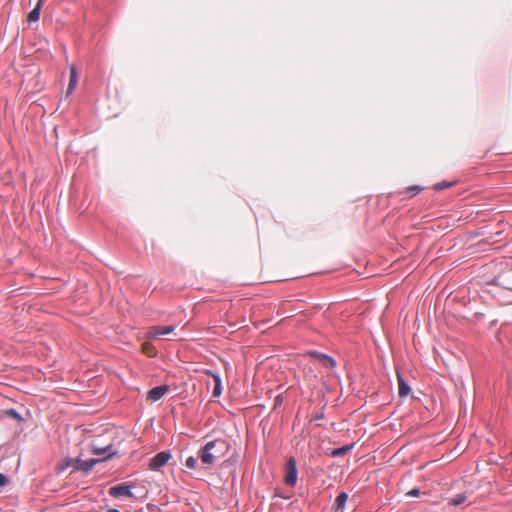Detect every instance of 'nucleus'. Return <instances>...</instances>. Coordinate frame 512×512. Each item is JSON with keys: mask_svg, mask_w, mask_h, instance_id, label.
I'll return each mask as SVG.
<instances>
[{"mask_svg": "<svg viewBox=\"0 0 512 512\" xmlns=\"http://www.w3.org/2000/svg\"><path fill=\"white\" fill-rule=\"evenodd\" d=\"M229 451V444L223 439H217L208 442L200 451L198 458L201 463L206 466H211L215 462L219 461Z\"/></svg>", "mask_w": 512, "mask_h": 512, "instance_id": "nucleus-1", "label": "nucleus"}, {"mask_svg": "<svg viewBox=\"0 0 512 512\" xmlns=\"http://www.w3.org/2000/svg\"><path fill=\"white\" fill-rule=\"evenodd\" d=\"M297 476L298 472L296 460L293 457H290L286 463L284 483L290 487L295 486L297 482Z\"/></svg>", "mask_w": 512, "mask_h": 512, "instance_id": "nucleus-2", "label": "nucleus"}, {"mask_svg": "<svg viewBox=\"0 0 512 512\" xmlns=\"http://www.w3.org/2000/svg\"><path fill=\"white\" fill-rule=\"evenodd\" d=\"M175 328L176 327L174 325L152 326L147 330L145 337L150 340L157 339L160 336H165V335L173 333Z\"/></svg>", "mask_w": 512, "mask_h": 512, "instance_id": "nucleus-3", "label": "nucleus"}, {"mask_svg": "<svg viewBox=\"0 0 512 512\" xmlns=\"http://www.w3.org/2000/svg\"><path fill=\"white\" fill-rule=\"evenodd\" d=\"M109 494L112 497H116V498L121 497V496H125L128 498L134 497V494L131 491V486L126 483H121V484L111 487L109 489Z\"/></svg>", "mask_w": 512, "mask_h": 512, "instance_id": "nucleus-4", "label": "nucleus"}, {"mask_svg": "<svg viewBox=\"0 0 512 512\" xmlns=\"http://www.w3.org/2000/svg\"><path fill=\"white\" fill-rule=\"evenodd\" d=\"M170 390L168 385H160L152 388L147 393V399L153 402L162 399Z\"/></svg>", "mask_w": 512, "mask_h": 512, "instance_id": "nucleus-5", "label": "nucleus"}, {"mask_svg": "<svg viewBox=\"0 0 512 512\" xmlns=\"http://www.w3.org/2000/svg\"><path fill=\"white\" fill-rule=\"evenodd\" d=\"M170 457L171 455L168 452L163 451L158 453L150 460L151 469L156 470L164 466L169 461Z\"/></svg>", "mask_w": 512, "mask_h": 512, "instance_id": "nucleus-6", "label": "nucleus"}, {"mask_svg": "<svg viewBox=\"0 0 512 512\" xmlns=\"http://www.w3.org/2000/svg\"><path fill=\"white\" fill-rule=\"evenodd\" d=\"M112 448H113L112 445H108L105 447H99V446L93 444L92 445V453L95 455H98V456H101V455H104L107 453V456H104L103 458L100 459L101 461H104V460L110 459L115 454V452L112 451Z\"/></svg>", "mask_w": 512, "mask_h": 512, "instance_id": "nucleus-7", "label": "nucleus"}, {"mask_svg": "<svg viewBox=\"0 0 512 512\" xmlns=\"http://www.w3.org/2000/svg\"><path fill=\"white\" fill-rule=\"evenodd\" d=\"M397 380H398V395H399V397H401V398L407 397L411 392L410 386L405 382V380L399 373H397Z\"/></svg>", "mask_w": 512, "mask_h": 512, "instance_id": "nucleus-8", "label": "nucleus"}, {"mask_svg": "<svg viewBox=\"0 0 512 512\" xmlns=\"http://www.w3.org/2000/svg\"><path fill=\"white\" fill-rule=\"evenodd\" d=\"M101 460L99 459H89V460H77L76 463H77V469L81 470V471H84V472H89L90 470H92L94 468V466L100 462Z\"/></svg>", "mask_w": 512, "mask_h": 512, "instance_id": "nucleus-9", "label": "nucleus"}, {"mask_svg": "<svg viewBox=\"0 0 512 512\" xmlns=\"http://www.w3.org/2000/svg\"><path fill=\"white\" fill-rule=\"evenodd\" d=\"M69 70H70V76H69V84H68L67 91H66L67 96L70 95L74 91V89L77 85V79H78L76 67L74 64L70 65Z\"/></svg>", "mask_w": 512, "mask_h": 512, "instance_id": "nucleus-10", "label": "nucleus"}, {"mask_svg": "<svg viewBox=\"0 0 512 512\" xmlns=\"http://www.w3.org/2000/svg\"><path fill=\"white\" fill-rule=\"evenodd\" d=\"M347 500H348V494L346 492L340 493L334 501V505H333L334 510L336 512H343L345 509V504H346Z\"/></svg>", "mask_w": 512, "mask_h": 512, "instance_id": "nucleus-11", "label": "nucleus"}, {"mask_svg": "<svg viewBox=\"0 0 512 512\" xmlns=\"http://www.w3.org/2000/svg\"><path fill=\"white\" fill-rule=\"evenodd\" d=\"M41 6H42V0H39L37 2V5L29 12V14L27 16V21L28 22L31 23V22H36V21L39 20Z\"/></svg>", "mask_w": 512, "mask_h": 512, "instance_id": "nucleus-12", "label": "nucleus"}, {"mask_svg": "<svg viewBox=\"0 0 512 512\" xmlns=\"http://www.w3.org/2000/svg\"><path fill=\"white\" fill-rule=\"evenodd\" d=\"M352 448H353V444L345 445L343 447L333 449L330 452V456L331 457H342V456L346 455Z\"/></svg>", "mask_w": 512, "mask_h": 512, "instance_id": "nucleus-13", "label": "nucleus"}, {"mask_svg": "<svg viewBox=\"0 0 512 512\" xmlns=\"http://www.w3.org/2000/svg\"><path fill=\"white\" fill-rule=\"evenodd\" d=\"M141 349H142V352L149 357H154L157 354L156 348L150 342H144L142 344Z\"/></svg>", "mask_w": 512, "mask_h": 512, "instance_id": "nucleus-14", "label": "nucleus"}, {"mask_svg": "<svg viewBox=\"0 0 512 512\" xmlns=\"http://www.w3.org/2000/svg\"><path fill=\"white\" fill-rule=\"evenodd\" d=\"M319 361L323 366L328 368H333L336 365L335 360L332 357L325 354L319 355Z\"/></svg>", "mask_w": 512, "mask_h": 512, "instance_id": "nucleus-15", "label": "nucleus"}, {"mask_svg": "<svg viewBox=\"0 0 512 512\" xmlns=\"http://www.w3.org/2000/svg\"><path fill=\"white\" fill-rule=\"evenodd\" d=\"M466 499H467V496L465 493L457 494L449 501V505L459 506V505L463 504L466 501Z\"/></svg>", "mask_w": 512, "mask_h": 512, "instance_id": "nucleus-16", "label": "nucleus"}, {"mask_svg": "<svg viewBox=\"0 0 512 512\" xmlns=\"http://www.w3.org/2000/svg\"><path fill=\"white\" fill-rule=\"evenodd\" d=\"M213 377H214V382H215V386L213 389V396L218 397L221 394V380L218 376L214 375Z\"/></svg>", "mask_w": 512, "mask_h": 512, "instance_id": "nucleus-17", "label": "nucleus"}, {"mask_svg": "<svg viewBox=\"0 0 512 512\" xmlns=\"http://www.w3.org/2000/svg\"><path fill=\"white\" fill-rule=\"evenodd\" d=\"M197 464H198V458H195V457H188L185 461V466L189 469H195L197 467Z\"/></svg>", "mask_w": 512, "mask_h": 512, "instance_id": "nucleus-18", "label": "nucleus"}, {"mask_svg": "<svg viewBox=\"0 0 512 512\" xmlns=\"http://www.w3.org/2000/svg\"><path fill=\"white\" fill-rule=\"evenodd\" d=\"M453 185L452 182H447V181H442V182H439V183H436L434 186H433V189L436 190V191H440V190H443V189H446V188H449Z\"/></svg>", "mask_w": 512, "mask_h": 512, "instance_id": "nucleus-19", "label": "nucleus"}, {"mask_svg": "<svg viewBox=\"0 0 512 512\" xmlns=\"http://www.w3.org/2000/svg\"><path fill=\"white\" fill-rule=\"evenodd\" d=\"M422 191V188L420 186L414 185L406 188V193H409L410 196L417 195Z\"/></svg>", "mask_w": 512, "mask_h": 512, "instance_id": "nucleus-20", "label": "nucleus"}, {"mask_svg": "<svg viewBox=\"0 0 512 512\" xmlns=\"http://www.w3.org/2000/svg\"><path fill=\"white\" fill-rule=\"evenodd\" d=\"M419 495H420V491L417 488L411 489L410 491L407 492V496L417 497Z\"/></svg>", "mask_w": 512, "mask_h": 512, "instance_id": "nucleus-21", "label": "nucleus"}, {"mask_svg": "<svg viewBox=\"0 0 512 512\" xmlns=\"http://www.w3.org/2000/svg\"><path fill=\"white\" fill-rule=\"evenodd\" d=\"M6 416H19V414L14 409H8L5 411Z\"/></svg>", "mask_w": 512, "mask_h": 512, "instance_id": "nucleus-22", "label": "nucleus"}, {"mask_svg": "<svg viewBox=\"0 0 512 512\" xmlns=\"http://www.w3.org/2000/svg\"><path fill=\"white\" fill-rule=\"evenodd\" d=\"M8 482L7 477L0 473V487L6 485Z\"/></svg>", "mask_w": 512, "mask_h": 512, "instance_id": "nucleus-23", "label": "nucleus"}, {"mask_svg": "<svg viewBox=\"0 0 512 512\" xmlns=\"http://www.w3.org/2000/svg\"><path fill=\"white\" fill-rule=\"evenodd\" d=\"M310 355L317 358L319 360V355H323L322 353H319V352H316V351H313V352H310Z\"/></svg>", "mask_w": 512, "mask_h": 512, "instance_id": "nucleus-24", "label": "nucleus"}, {"mask_svg": "<svg viewBox=\"0 0 512 512\" xmlns=\"http://www.w3.org/2000/svg\"><path fill=\"white\" fill-rule=\"evenodd\" d=\"M310 355L317 358L319 360V355H323L322 353H319V352H316V351H313V352H310Z\"/></svg>", "mask_w": 512, "mask_h": 512, "instance_id": "nucleus-25", "label": "nucleus"}, {"mask_svg": "<svg viewBox=\"0 0 512 512\" xmlns=\"http://www.w3.org/2000/svg\"><path fill=\"white\" fill-rule=\"evenodd\" d=\"M107 512H120L118 509H109Z\"/></svg>", "mask_w": 512, "mask_h": 512, "instance_id": "nucleus-26", "label": "nucleus"}]
</instances>
